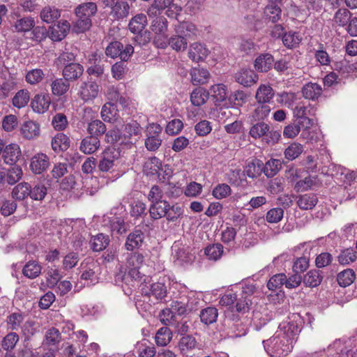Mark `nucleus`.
<instances>
[{
    "label": "nucleus",
    "instance_id": "obj_44",
    "mask_svg": "<svg viewBox=\"0 0 357 357\" xmlns=\"http://www.w3.org/2000/svg\"><path fill=\"white\" fill-rule=\"evenodd\" d=\"M97 11V6L95 3H86L78 6L76 9V15L77 17L90 18L94 15Z\"/></svg>",
    "mask_w": 357,
    "mask_h": 357
},
{
    "label": "nucleus",
    "instance_id": "obj_24",
    "mask_svg": "<svg viewBox=\"0 0 357 357\" xmlns=\"http://www.w3.org/2000/svg\"><path fill=\"white\" fill-rule=\"evenodd\" d=\"M190 76L194 85H203L208 82L211 74L205 68H193L191 69Z\"/></svg>",
    "mask_w": 357,
    "mask_h": 357
},
{
    "label": "nucleus",
    "instance_id": "obj_29",
    "mask_svg": "<svg viewBox=\"0 0 357 357\" xmlns=\"http://www.w3.org/2000/svg\"><path fill=\"white\" fill-rule=\"evenodd\" d=\"M208 92L215 102H222L227 98L228 87L222 83L214 84L210 86Z\"/></svg>",
    "mask_w": 357,
    "mask_h": 357
},
{
    "label": "nucleus",
    "instance_id": "obj_18",
    "mask_svg": "<svg viewBox=\"0 0 357 357\" xmlns=\"http://www.w3.org/2000/svg\"><path fill=\"white\" fill-rule=\"evenodd\" d=\"M169 210V204L165 200L151 203L149 208L151 217L154 220L166 217Z\"/></svg>",
    "mask_w": 357,
    "mask_h": 357
},
{
    "label": "nucleus",
    "instance_id": "obj_37",
    "mask_svg": "<svg viewBox=\"0 0 357 357\" xmlns=\"http://www.w3.org/2000/svg\"><path fill=\"white\" fill-rule=\"evenodd\" d=\"M109 243V236L103 234H98L92 236L90 240L91 248L95 252H100L105 250Z\"/></svg>",
    "mask_w": 357,
    "mask_h": 357
},
{
    "label": "nucleus",
    "instance_id": "obj_45",
    "mask_svg": "<svg viewBox=\"0 0 357 357\" xmlns=\"http://www.w3.org/2000/svg\"><path fill=\"white\" fill-rule=\"evenodd\" d=\"M302 40L301 34L295 31L285 33L282 36V43L289 49L296 47Z\"/></svg>",
    "mask_w": 357,
    "mask_h": 357
},
{
    "label": "nucleus",
    "instance_id": "obj_14",
    "mask_svg": "<svg viewBox=\"0 0 357 357\" xmlns=\"http://www.w3.org/2000/svg\"><path fill=\"white\" fill-rule=\"evenodd\" d=\"M107 6L112 7L111 15L115 19L126 17L129 13V6L127 2L119 0H105Z\"/></svg>",
    "mask_w": 357,
    "mask_h": 357
},
{
    "label": "nucleus",
    "instance_id": "obj_11",
    "mask_svg": "<svg viewBox=\"0 0 357 357\" xmlns=\"http://www.w3.org/2000/svg\"><path fill=\"white\" fill-rule=\"evenodd\" d=\"M50 103V95L41 93L34 96L31 102V107L34 112L44 114L48 110Z\"/></svg>",
    "mask_w": 357,
    "mask_h": 357
},
{
    "label": "nucleus",
    "instance_id": "obj_5",
    "mask_svg": "<svg viewBox=\"0 0 357 357\" xmlns=\"http://www.w3.org/2000/svg\"><path fill=\"white\" fill-rule=\"evenodd\" d=\"M134 52V47L131 45H127L124 48L119 41L112 42L106 47L105 54L111 58L119 57L122 61H127Z\"/></svg>",
    "mask_w": 357,
    "mask_h": 357
},
{
    "label": "nucleus",
    "instance_id": "obj_8",
    "mask_svg": "<svg viewBox=\"0 0 357 357\" xmlns=\"http://www.w3.org/2000/svg\"><path fill=\"white\" fill-rule=\"evenodd\" d=\"M119 153L113 148L105 149L101 159L99 161L98 167L102 172H110L115 166V162L117 160Z\"/></svg>",
    "mask_w": 357,
    "mask_h": 357
},
{
    "label": "nucleus",
    "instance_id": "obj_25",
    "mask_svg": "<svg viewBox=\"0 0 357 357\" xmlns=\"http://www.w3.org/2000/svg\"><path fill=\"white\" fill-rule=\"evenodd\" d=\"M175 33L185 37L188 40V38H192L196 36L198 33V30L192 23L183 22L175 27Z\"/></svg>",
    "mask_w": 357,
    "mask_h": 357
},
{
    "label": "nucleus",
    "instance_id": "obj_62",
    "mask_svg": "<svg viewBox=\"0 0 357 357\" xmlns=\"http://www.w3.org/2000/svg\"><path fill=\"white\" fill-rule=\"evenodd\" d=\"M176 245L174 247V258L180 263H188L193 260V255L190 254L184 248H178L176 249Z\"/></svg>",
    "mask_w": 357,
    "mask_h": 357
},
{
    "label": "nucleus",
    "instance_id": "obj_42",
    "mask_svg": "<svg viewBox=\"0 0 357 357\" xmlns=\"http://www.w3.org/2000/svg\"><path fill=\"white\" fill-rule=\"evenodd\" d=\"M218 310L213 307H207L201 310L199 317L201 321L205 325H210L217 321Z\"/></svg>",
    "mask_w": 357,
    "mask_h": 357
},
{
    "label": "nucleus",
    "instance_id": "obj_60",
    "mask_svg": "<svg viewBox=\"0 0 357 357\" xmlns=\"http://www.w3.org/2000/svg\"><path fill=\"white\" fill-rule=\"evenodd\" d=\"M303 146L299 143H291L284 151L285 158L289 160H293L298 158L303 152Z\"/></svg>",
    "mask_w": 357,
    "mask_h": 357
},
{
    "label": "nucleus",
    "instance_id": "obj_40",
    "mask_svg": "<svg viewBox=\"0 0 357 357\" xmlns=\"http://www.w3.org/2000/svg\"><path fill=\"white\" fill-rule=\"evenodd\" d=\"M172 339V333L166 326L160 328L155 333V341L158 346H167Z\"/></svg>",
    "mask_w": 357,
    "mask_h": 357
},
{
    "label": "nucleus",
    "instance_id": "obj_28",
    "mask_svg": "<svg viewBox=\"0 0 357 357\" xmlns=\"http://www.w3.org/2000/svg\"><path fill=\"white\" fill-rule=\"evenodd\" d=\"M100 140L96 137L88 136L82 140L79 149L85 154L95 153L100 147Z\"/></svg>",
    "mask_w": 357,
    "mask_h": 357
},
{
    "label": "nucleus",
    "instance_id": "obj_59",
    "mask_svg": "<svg viewBox=\"0 0 357 357\" xmlns=\"http://www.w3.org/2000/svg\"><path fill=\"white\" fill-rule=\"evenodd\" d=\"M281 13L280 7L275 5H268L264 11L265 18L273 23L280 19Z\"/></svg>",
    "mask_w": 357,
    "mask_h": 357
},
{
    "label": "nucleus",
    "instance_id": "obj_49",
    "mask_svg": "<svg viewBox=\"0 0 357 357\" xmlns=\"http://www.w3.org/2000/svg\"><path fill=\"white\" fill-rule=\"evenodd\" d=\"M169 45L175 51H184L188 45V40L185 37L176 33L168 39Z\"/></svg>",
    "mask_w": 357,
    "mask_h": 357
},
{
    "label": "nucleus",
    "instance_id": "obj_61",
    "mask_svg": "<svg viewBox=\"0 0 357 357\" xmlns=\"http://www.w3.org/2000/svg\"><path fill=\"white\" fill-rule=\"evenodd\" d=\"M204 252L209 259L216 261L222 255L223 246L220 243L213 244L206 247Z\"/></svg>",
    "mask_w": 357,
    "mask_h": 357
},
{
    "label": "nucleus",
    "instance_id": "obj_52",
    "mask_svg": "<svg viewBox=\"0 0 357 357\" xmlns=\"http://www.w3.org/2000/svg\"><path fill=\"white\" fill-rule=\"evenodd\" d=\"M60 11L54 7H45L40 12L41 20L47 23H52L60 17Z\"/></svg>",
    "mask_w": 357,
    "mask_h": 357
},
{
    "label": "nucleus",
    "instance_id": "obj_48",
    "mask_svg": "<svg viewBox=\"0 0 357 357\" xmlns=\"http://www.w3.org/2000/svg\"><path fill=\"white\" fill-rule=\"evenodd\" d=\"M147 24L146 17L144 14L135 16L129 23V29L132 33L141 32Z\"/></svg>",
    "mask_w": 357,
    "mask_h": 357
},
{
    "label": "nucleus",
    "instance_id": "obj_41",
    "mask_svg": "<svg viewBox=\"0 0 357 357\" xmlns=\"http://www.w3.org/2000/svg\"><path fill=\"white\" fill-rule=\"evenodd\" d=\"M356 279V273L351 268H347L340 272L337 275V281L341 287L351 285Z\"/></svg>",
    "mask_w": 357,
    "mask_h": 357
},
{
    "label": "nucleus",
    "instance_id": "obj_55",
    "mask_svg": "<svg viewBox=\"0 0 357 357\" xmlns=\"http://www.w3.org/2000/svg\"><path fill=\"white\" fill-rule=\"evenodd\" d=\"M45 77V73L40 68H34L27 71L25 80L31 85L39 84Z\"/></svg>",
    "mask_w": 357,
    "mask_h": 357
},
{
    "label": "nucleus",
    "instance_id": "obj_23",
    "mask_svg": "<svg viewBox=\"0 0 357 357\" xmlns=\"http://www.w3.org/2000/svg\"><path fill=\"white\" fill-rule=\"evenodd\" d=\"M273 61V56L271 54H261L255 61V68L259 72L266 73L272 68Z\"/></svg>",
    "mask_w": 357,
    "mask_h": 357
},
{
    "label": "nucleus",
    "instance_id": "obj_31",
    "mask_svg": "<svg viewBox=\"0 0 357 357\" xmlns=\"http://www.w3.org/2000/svg\"><path fill=\"white\" fill-rule=\"evenodd\" d=\"M34 18L31 16L24 17L17 20L13 27L17 33H26L30 31L35 26Z\"/></svg>",
    "mask_w": 357,
    "mask_h": 357
},
{
    "label": "nucleus",
    "instance_id": "obj_15",
    "mask_svg": "<svg viewBox=\"0 0 357 357\" xmlns=\"http://www.w3.org/2000/svg\"><path fill=\"white\" fill-rule=\"evenodd\" d=\"M142 292L144 295L149 297L153 296L156 300H162L167 296V287L162 282H155L149 287H142Z\"/></svg>",
    "mask_w": 357,
    "mask_h": 357
},
{
    "label": "nucleus",
    "instance_id": "obj_33",
    "mask_svg": "<svg viewBox=\"0 0 357 357\" xmlns=\"http://www.w3.org/2000/svg\"><path fill=\"white\" fill-rule=\"evenodd\" d=\"M297 198V205L301 210H311L318 202L317 195L312 193L299 195Z\"/></svg>",
    "mask_w": 357,
    "mask_h": 357
},
{
    "label": "nucleus",
    "instance_id": "obj_20",
    "mask_svg": "<svg viewBox=\"0 0 357 357\" xmlns=\"http://www.w3.org/2000/svg\"><path fill=\"white\" fill-rule=\"evenodd\" d=\"M70 24L67 21H60L50 27V38L52 40L60 41L63 39L70 30Z\"/></svg>",
    "mask_w": 357,
    "mask_h": 357
},
{
    "label": "nucleus",
    "instance_id": "obj_32",
    "mask_svg": "<svg viewBox=\"0 0 357 357\" xmlns=\"http://www.w3.org/2000/svg\"><path fill=\"white\" fill-rule=\"evenodd\" d=\"M178 347L182 354H187L197 348L198 342L192 335H185L180 339Z\"/></svg>",
    "mask_w": 357,
    "mask_h": 357
},
{
    "label": "nucleus",
    "instance_id": "obj_7",
    "mask_svg": "<svg viewBox=\"0 0 357 357\" xmlns=\"http://www.w3.org/2000/svg\"><path fill=\"white\" fill-rule=\"evenodd\" d=\"M99 270L98 264L91 258L84 259L80 265L82 280L93 282L97 280V273Z\"/></svg>",
    "mask_w": 357,
    "mask_h": 357
},
{
    "label": "nucleus",
    "instance_id": "obj_34",
    "mask_svg": "<svg viewBox=\"0 0 357 357\" xmlns=\"http://www.w3.org/2000/svg\"><path fill=\"white\" fill-rule=\"evenodd\" d=\"M302 93L305 98L315 100L321 96L322 88L317 83L309 82L303 86Z\"/></svg>",
    "mask_w": 357,
    "mask_h": 357
},
{
    "label": "nucleus",
    "instance_id": "obj_56",
    "mask_svg": "<svg viewBox=\"0 0 357 357\" xmlns=\"http://www.w3.org/2000/svg\"><path fill=\"white\" fill-rule=\"evenodd\" d=\"M30 99V93L26 89L20 90L13 98V104L15 107H25Z\"/></svg>",
    "mask_w": 357,
    "mask_h": 357
},
{
    "label": "nucleus",
    "instance_id": "obj_21",
    "mask_svg": "<svg viewBox=\"0 0 357 357\" xmlns=\"http://www.w3.org/2000/svg\"><path fill=\"white\" fill-rule=\"evenodd\" d=\"M274 91L269 84H261L255 94V98L259 104L270 102L274 97Z\"/></svg>",
    "mask_w": 357,
    "mask_h": 357
},
{
    "label": "nucleus",
    "instance_id": "obj_38",
    "mask_svg": "<svg viewBox=\"0 0 357 357\" xmlns=\"http://www.w3.org/2000/svg\"><path fill=\"white\" fill-rule=\"evenodd\" d=\"M24 316L20 312H13L6 319L7 328L11 331L19 330L24 321Z\"/></svg>",
    "mask_w": 357,
    "mask_h": 357
},
{
    "label": "nucleus",
    "instance_id": "obj_2",
    "mask_svg": "<svg viewBox=\"0 0 357 357\" xmlns=\"http://www.w3.org/2000/svg\"><path fill=\"white\" fill-rule=\"evenodd\" d=\"M144 262V256L139 253H132L127 259L126 266L128 269V273L123 276V282L129 287H135L136 283L140 282H147L149 281V277L142 275L139 269Z\"/></svg>",
    "mask_w": 357,
    "mask_h": 357
},
{
    "label": "nucleus",
    "instance_id": "obj_12",
    "mask_svg": "<svg viewBox=\"0 0 357 357\" xmlns=\"http://www.w3.org/2000/svg\"><path fill=\"white\" fill-rule=\"evenodd\" d=\"M236 82L245 87H249L257 83L258 75L251 69H241L234 75Z\"/></svg>",
    "mask_w": 357,
    "mask_h": 357
},
{
    "label": "nucleus",
    "instance_id": "obj_13",
    "mask_svg": "<svg viewBox=\"0 0 357 357\" xmlns=\"http://www.w3.org/2000/svg\"><path fill=\"white\" fill-rule=\"evenodd\" d=\"M101 118L104 121L109 123H121V117L115 103L107 102L101 109Z\"/></svg>",
    "mask_w": 357,
    "mask_h": 357
},
{
    "label": "nucleus",
    "instance_id": "obj_6",
    "mask_svg": "<svg viewBox=\"0 0 357 357\" xmlns=\"http://www.w3.org/2000/svg\"><path fill=\"white\" fill-rule=\"evenodd\" d=\"M123 141L122 143L126 145L135 144L141 135V127L139 124L134 120L126 123L122 129Z\"/></svg>",
    "mask_w": 357,
    "mask_h": 357
},
{
    "label": "nucleus",
    "instance_id": "obj_3",
    "mask_svg": "<svg viewBox=\"0 0 357 357\" xmlns=\"http://www.w3.org/2000/svg\"><path fill=\"white\" fill-rule=\"evenodd\" d=\"M249 135L255 139H261L262 142L268 144L277 143L280 137V132L271 129L270 126L264 121L253 124L250 128Z\"/></svg>",
    "mask_w": 357,
    "mask_h": 357
},
{
    "label": "nucleus",
    "instance_id": "obj_53",
    "mask_svg": "<svg viewBox=\"0 0 357 357\" xmlns=\"http://www.w3.org/2000/svg\"><path fill=\"white\" fill-rule=\"evenodd\" d=\"M106 126L101 121L96 119L89 123L87 132L91 136L98 137L106 132Z\"/></svg>",
    "mask_w": 357,
    "mask_h": 357
},
{
    "label": "nucleus",
    "instance_id": "obj_46",
    "mask_svg": "<svg viewBox=\"0 0 357 357\" xmlns=\"http://www.w3.org/2000/svg\"><path fill=\"white\" fill-rule=\"evenodd\" d=\"M70 84L66 79L58 78L51 84L52 92L54 96H61L65 94L69 89Z\"/></svg>",
    "mask_w": 357,
    "mask_h": 357
},
{
    "label": "nucleus",
    "instance_id": "obj_19",
    "mask_svg": "<svg viewBox=\"0 0 357 357\" xmlns=\"http://www.w3.org/2000/svg\"><path fill=\"white\" fill-rule=\"evenodd\" d=\"M293 115L303 128H309L313 124L312 120L307 116V107L302 102L296 105L293 110Z\"/></svg>",
    "mask_w": 357,
    "mask_h": 357
},
{
    "label": "nucleus",
    "instance_id": "obj_30",
    "mask_svg": "<svg viewBox=\"0 0 357 357\" xmlns=\"http://www.w3.org/2000/svg\"><path fill=\"white\" fill-rule=\"evenodd\" d=\"M84 71L82 66L77 63L67 64L63 70V75L66 80H75L79 77Z\"/></svg>",
    "mask_w": 357,
    "mask_h": 357
},
{
    "label": "nucleus",
    "instance_id": "obj_26",
    "mask_svg": "<svg viewBox=\"0 0 357 357\" xmlns=\"http://www.w3.org/2000/svg\"><path fill=\"white\" fill-rule=\"evenodd\" d=\"M144 238V233L139 230L136 229L132 233H130L126 239L125 247L126 250L132 251L135 248H139L143 242Z\"/></svg>",
    "mask_w": 357,
    "mask_h": 357
},
{
    "label": "nucleus",
    "instance_id": "obj_51",
    "mask_svg": "<svg viewBox=\"0 0 357 357\" xmlns=\"http://www.w3.org/2000/svg\"><path fill=\"white\" fill-rule=\"evenodd\" d=\"M356 251L352 248L344 249L337 257L338 262L343 266L349 265L356 260Z\"/></svg>",
    "mask_w": 357,
    "mask_h": 357
},
{
    "label": "nucleus",
    "instance_id": "obj_39",
    "mask_svg": "<svg viewBox=\"0 0 357 357\" xmlns=\"http://www.w3.org/2000/svg\"><path fill=\"white\" fill-rule=\"evenodd\" d=\"M41 266L36 261H29L23 267V275L30 279H34L41 273Z\"/></svg>",
    "mask_w": 357,
    "mask_h": 357
},
{
    "label": "nucleus",
    "instance_id": "obj_64",
    "mask_svg": "<svg viewBox=\"0 0 357 357\" xmlns=\"http://www.w3.org/2000/svg\"><path fill=\"white\" fill-rule=\"evenodd\" d=\"M137 353L139 357H154L156 350L153 344L142 342L137 345Z\"/></svg>",
    "mask_w": 357,
    "mask_h": 357
},
{
    "label": "nucleus",
    "instance_id": "obj_27",
    "mask_svg": "<svg viewBox=\"0 0 357 357\" xmlns=\"http://www.w3.org/2000/svg\"><path fill=\"white\" fill-rule=\"evenodd\" d=\"M209 98V92L203 87L195 88L190 93V99L192 105L200 107L204 105Z\"/></svg>",
    "mask_w": 357,
    "mask_h": 357
},
{
    "label": "nucleus",
    "instance_id": "obj_63",
    "mask_svg": "<svg viewBox=\"0 0 357 357\" xmlns=\"http://www.w3.org/2000/svg\"><path fill=\"white\" fill-rule=\"evenodd\" d=\"M151 29L155 34H165L167 30V20L164 17H156L151 24Z\"/></svg>",
    "mask_w": 357,
    "mask_h": 357
},
{
    "label": "nucleus",
    "instance_id": "obj_22",
    "mask_svg": "<svg viewBox=\"0 0 357 357\" xmlns=\"http://www.w3.org/2000/svg\"><path fill=\"white\" fill-rule=\"evenodd\" d=\"M40 125L33 121L24 122L21 127V134L26 139H33L40 135Z\"/></svg>",
    "mask_w": 357,
    "mask_h": 357
},
{
    "label": "nucleus",
    "instance_id": "obj_54",
    "mask_svg": "<svg viewBox=\"0 0 357 357\" xmlns=\"http://www.w3.org/2000/svg\"><path fill=\"white\" fill-rule=\"evenodd\" d=\"M281 165L280 160H269L265 165L263 164V172L267 177H273L279 172Z\"/></svg>",
    "mask_w": 357,
    "mask_h": 357
},
{
    "label": "nucleus",
    "instance_id": "obj_58",
    "mask_svg": "<svg viewBox=\"0 0 357 357\" xmlns=\"http://www.w3.org/2000/svg\"><path fill=\"white\" fill-rule=\"evenodd\" d=\"M19 339V335L16 333L11 331L3 338L1 347L3 350L12 351L15 347Z\"/></svg>",
    "mask_w": 357,
    "mask_h": 357
},
{
    "label": "nucleus",
    "instance_id": "obj_4",
    "mask_svg": "<svg viewBox=\"0 0 357 357\" xmlns=\"http://www.w3.org/2000/svg\"><path fill=\"white\" fill-rule=\"evenodd\" d=\"M219 303L222 306L229 307L231 310L245 312L248 309L250 301L243 296L238 298L236 294L227 291L221 296Z\"/></svg>",
    "mask_w": 357,
    "mask_h": 357
},
{
    "label": "nucleus",
    "instance_id": "obj_36",
    "mask_svg": "<svg viewBox=\"0 0 357 357\" xmlns=\"http://www.w3.org/2000/svg\"><path fill=\"white\" fill-rule=\"evenodd\" d=\"M70 146V140L63 133H58L52 140V148L55 152L64 151Z\"/></svg>",
    "mask_w": 357,
    "mask_h": 357
},
{
    "label": "nucleus",
    "instance_id": "obj_10",
    "mask_svg": "<svg viewBox=\"0 0 357 357\" xmlns=\"http://www.w3.org/2000/svg\"><path fill=\"white\" fill-rule=\"evenodd\" d=\"M50 165L49 157L43 153L35 154L30 160V169L35 174L45 172Z\"/></svg>",
    "mask_w": 357,
    "mask_h": 357
},
{
    "label": "nucleus",
    "instance_id": "obj_35",
    "mask_svg": "<svg viewBox=\"0 0 357 357\" xmlns=\"http://www.w3.org/2000/svg\"><path fill=\"white\" fill-rule=\"evenodd\" d=\"M31 185L27 182H21L16 185L11 192L13 198L17 200H24L30 195Z\"/></svg>",
    "mask_w": 357,
    "mask_h": 357
},
{
    "label": "nucleus",
    "instance_id": "obj_9",
    "mask_svg": "<svg viewBox=\"0 0 357 357\" xmlns=\"http://www.w3.org/2000/svg\"><path fill=\"white\" fill-rule=\"evenodd\" d=\"M99 93L98 84L92 81L84 82L79 86L78 95L84 102L93 100Z\"/></svg>",
    "mask_w": 357,
    "mask_h": 357
},
{
    "label": "nucleus",
    "instance_id": "obj_17",
    "mask_svg": "<svg viewBox=\"0 0 357 357\" xmlns=\"http://www.w3.org/2000/svg\"><path fill=\"white\" fill-rule=\"evenodd\" d=\"M21 156V150L18 144H10L5 147L2 157L4 162L8 165L16 163Z\"/></svg>",
    "mask_w": 357,
    "mask_h": 357
},
{
    "label": "nucleus",
    "instance_id": "obj_47",
    "mask_svg": "<svg viewBox=\"0 0 357 357\" xmlns=\"http://www.w3.org/2000/svg\"><path fill=\"white\" fill-rule=\"evenodd\" d=\"M319 271L311 270L308 271L303 278V283L305 286L309 287H315L319 285L322 280Z\"/></svg>",
    "mask_w": 357,
    "mask_h": 357
},
{
    "label": "nucleus",
    "instance_id": "obj_43",
    "mask_svg": "<svg viewBox=\"0 0 357 357\" xmlns=\"http://www.w3.org/2000/svg\"><path fill=\"white\" fill-rule=\"evenodd\" d=\"M245 174L250 178H257L263 172V162L260 160H255L249 162L245 168Z\"/></svg>",
    "mask_w": 357,
    "mask_h": 357
},
{
    "label": "nucleus",
    "instance_id": "obj_50",
    "mask_svg": "<svg viewBox=\"0 0 357 357\" xmlns=\"http://www.w3.org/2000/svg\"><path fill=\"white\" fill-rule=\"evenodd\" d=\"M6 181L9 185H14L18 182L23 176L21 167L15 165L6 169Z\"/></svg>",
    "mask_w": 357,
    "mask_h": 357
},
{
    "label": "nucleus",
    "instance_id": "obj_16",
    "mask_svg": "<svg viewBox=\"0 0 357 357\" xmlns=\"http://www.w3.org/2000/svg\"><path fill=\"white\" fill-rule=\"evenodd\" d=\"M209 51L206 47L199 43L191 44L188 49V57L194 62L204 61L208 55Z\"/></svg>",
    "mask_w": 357,
    "mask_h": 357
},
{
    "label": "nucleus",
    "instance_id": "obj_1",
    "mask_svg": "<svg viewBox=\"0 0 357 357\" xmlns=\"http://www.w3.org/2000/svg\"><path fill=\"white\" fill-rule=\"evenodd\" d=\"M299 332L296 324L284 321L279 325L273 337L263 340L264 347L271 356H285L291 351Z\"/></svg>",
    "mask_w": 357,
    "mask_h": 357
},
{
    "label": "nucleus",
    "instance_id": "obj_57",
    "mask_svg": "<svg viewBox=\"0 0 357 357\" xmlns=\"http://www.w3.org/2000/svg\"><path fill=\"white\" fill-rule=\"evenodd\" d=\"M277 96V102L288 108H291L296 100V95L292 92H282Z\"/></svg>",
    "mask_w": 357,
    "mask_h": 357
}]
</instances>
